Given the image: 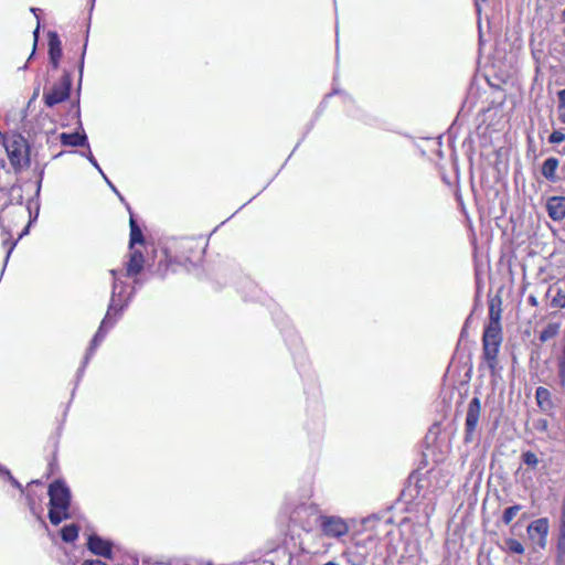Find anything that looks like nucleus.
Masks as SVG:
<instances>
[{
	"label": "nucleus",
	"mask_w": 565,
	"mask_h": 565,
	"mask_svg": "<svg viewBox=\"0 0 565 565\" xmlns=\"http://www.w3.org/2000/svg\"><path fill=\"white\" fill-rule=\"evenodd\" d=\"M39 32H40V25L38 24L36 29L34 30L33 32V36H34V46H33V51L31 53V55L29 56V60L28 62L34 56L35 54V49H36V43H38V39H39Z\"/></svg>",
	"instance_id": "30"
},
{
	"label": "nucleus",
	"mask_w": 565,
	"mask_h": 565,
	"mask_svg": "<svg viewBox=\"0 0 565 565\" xmlns=\"http://www.w3.org/2000/svg\"><path fill=\"white\" fill-rule=\"evenodd\" d=\"M553 306L558 308L565 307V294L558 292L552 300Z\"/></svg>",
	"instance_id": "27"
},
{
	"label": "nucleus",
	"mask_w": 565,
	"mask_h": 565,
	"mask_svg": "<svg viewBox=\"0 0 565 565\" xmlns=\"http://www.w3.org/2000/svg\"><path fill=\"white\" fill-rule=\"evenodd\" d=\"M480 411H481V402L478 397H473L468 405V411H467V415H466V424H465V426H466L465 440L466 441L472 440V434L475 433V430L478 426Z\"/></svg>",
	"instance_id": "9"
},
{
	"label": "nucleus",
	"mask_w": 565,
	"mask_h": 565,
	"mask_svg": "<svg viewBox=\"0 0 565 565\" xmlns=\"http://www.w3.org/2000/svg\"><path fill=\"white\" fill-rule=\"evenodd\" d=\"M31 11L38 17L36 12L40 11V9L32 8Z\"/></svg>",
	"instance_id": "36"
},
{
	"label": "nucleus",
	"mask_w": 565,
	"mask_h": 565,
	"mask_svg": "<svg viewBox=\"0 0 565 565\" xmlns=\"http://www.w3.org/2000/svg\"><path fill=\"white\" fill-rule=\"evenodd\" d=\"M110 274L113 275V290H111V298H110V302L108 306V310H107V313L104 317L97 332L95 333L94 338L90 341L89 348L84 358L83 367L79 370L81 372H83V369L88 363V361L92 358V355L94 354L95 350L100 344V342L105 339L107 331L110 328H113V326L115 324V320H111V318H110L111 313L114 311H122L124 308L128 305V300H127L122 305H120L119 308H117V306H118L117 301L120 300V298H121V292H122L124 286H121L120 290L118 291V287H119L118 279H117L118 270L111 269Z\"/></svg>",
	"instance_id": "1"
},
{
	"label": "nucleus",
	"mask_w": 565,
	"mask_h": 565,
	"mask_svg": "<svg viewBox=\"0 0 565 565\" xmlns=\"http://www.w3.org/2000/svg\"><path fill=\"white\" fill-rule=\"evenodd\" d=\"M3 145L11 166L18 172L30 164V148L26 139L20 134L4 137Z\"/></svg>",
	"instance_id": "3"
},
{
	"label": "nucleus",
	"mask_w": 565,
	"mask_h": 565,
	"mask_svg": "<svg viewBox=\"0 0 565 565\" xmlns=\"http://www.w3.org/2000/svg\"><path fill=\"white\" fill-rule=\"evenodd\" d=\"M557 563L565 565V534H559L557 542Z\"/></svg>",
	"instance_id": "23"
},
{
	"label": "nucleus",
	"mask_w": 565,
	"mask_h": 565,
	"mask_svg": "<svg viewBox=\"0 0 565 565\" xmlns=\"http://www.w3.org/2000/svg\"><path fill=\"white\" fill-rule=\"evenodd\" d=\"M505 550L512 554H523L524 547L521 542L515 539L509 537L504 540Z\"/></svg>",
	"instance_id": "21"
},
{
	"label": "nucleus",
	"mask_w": 565,
	"mask_h": 565,
	"mask_svg": "<svg viewBox=\"0 0 565 565\" xmlns=\"http://www.w3.org/2000/svg\"><path fill=\"white\" fill-rule=\"evenodd\" d=\"M324 565H338V564H335V563H333V562H328V563H327V564H324Z\"/></svg>",
	"instance_id": "37"
},
{
	"label": "nucleus",
	"mask_w": 565,
	"mask_h": 565,
	"mask_svg": "<svg viewBox=\"0 0 565 565\" xmlns=\"http://www.w3.org/2000/svg\"><path fill=\"white\" fill-rule=\"evenodd\" d=\"M128 210H130L129 206H128ZM129 213H130V220H129V225H130L129 248L132 249L136 244H143L145 238H143L141 228L139 227V225L137 224L136 220L134 218V215H132L131 211H129Z\"/></svg>",
	"instance_id": "15"
},
{
	"label": "nucleus",
	"mask_w": 565,
	"mask_h": 565,
	"mask_svg": "<svg viewBox=\"0 0 565 565\" xmlns=\"http://www.w3.org/2000/svg\"><path fill=\"white\" fill-rule=\"evenodd\" d=\"M28 67V62L23 65V67H21V70H26Z\"/></svg>",
	"instance_id": "38"
},
{
	"label": "nucleus",
	"mask_w": 565,
	"mask_h": 565,
	"mask_svg": "<svg viewBox=\"0 0 565 565\" xmlns=\"http://www.w3.org/2000/svg\"><path fill=\"white\" fill-rule=\"evenodd\" d=\"M103 177L106 180V182L108 183V185L111 188V190L119 196V199L121 201H124V198L119 194V192L117 191L116 186L107 179V177L105 174Z\"/></svg>",
	"instance_id": "33"
},
{
	"label": "nucleus",
	"mask_w": 565,
	"mask_h": 565,
	"mask_svg": "<svg viewBox=\"0 0 565 565\" xmlns=\"http://www.w3.org/2000/svg\"><path fill=\"white\" fill-rule=\"evenodd\" d=\"M380 519L376 515H369L363 518L360 522L359 529L355 526V547H374L376 541V526Z\"/></svg>",
	"instance_id": "5"
},
{
	"label": "nucleus",
	"mask_w": 565,
	"mask_h": 565,
	"mask_svg": "<svg viewBox=\"0 0 565 565\" xmlns=\"http://www.w3.org/2000/svg\"><path fill=\"white\" fill-rule=\"evenodd\" d=\"M78 526L76 524L65 525L61 530L62 540L66 543L74 542L78 536Z\"/></svg>",
	"instance_id": "18"
},
{
	"label": "nucleus",
	"mask_w": 565,
	"mask_h": 565,
	"mask_svg": "<svg viewBox=\"0 0 565 565\" xmlns=\"http://www.w3.org/2000/svg\"><path fill=\"white\" fill-rule=\"evenodd\" d=\"M535 397L539 406L542 408L551 404V393L545 387H537L535 392Z\"/></svg>",
	"instance_id": "20"
},
{
	"label": "nucleus",
	"mask_w": 565,
	"mask_h": 565,
	"mask_svg": "<svg viewBox=\"0 0 565 565\" xmlns=\"http://www.w3.org/2000/svg\"><path fill=\"white\" fill-rule=\"evenodd\" d=\"M558 118L565 124V88L558 92Z\"/></svg>",
	"instance_id": "24"
},
{
	"label": "nucleus",
	"mask_w": 565,
	"mask_h": 565,
	"mask_svg": "<svg viewBox=\"0 0 565 565\" xmlns=\"http://www.w3.org/2000/svg\"><path fill=\"white\" fill-rule=\"evenodd\" d=\"M85 52H86V43L83 46V52H82L81 58H79V67H78L79 68V82L82 81L83 71H84Z\"/></svg>",
	"instance_id": "29"
},
{
	"label": "nucleus",
	"mask_w": 565,
	"mask_h": 565,
	"mask_svg": "<svg viewBox=\"0 0 565 565\" xmlns=\"http://www.w3.org/2000/svg\"><path fill=\"white\" fill-rule=\"evenodd\" d=\"M38 93H39V88L35 89L34 97L38 95Z\"/></svg>",
	"instance_id": "39"
},
{
	"label": "nucleus",
	"mask_w": 565,
	"mask_h": 565,
	"mask_svg": "<svg viewBox=\"0 0 565 565\" xmlns=\"http://www.w3.org/2000/svg\"><path fill=\"white\" fill-rule=\"evenodd\" d=\"M558 164H559V162L556 158H554V157L547 158L543 162L542 169H541L543 177L551 182H555L556 181V170L558 168Z\"/></svg>",
	"instance_id": "16"
},
{
	"label": "nucleus",
	"mask_w": 565,
	"mask_h": 565,
	"mask_svg": "<svg viewBox=\"0 0 565 565\" xmlns=\"http://www.w3.org/2000/svg\"><path fill=\"white\" fill-rule=\"evenodd\" d=\"M565 140V134L562 132L561 130H554L550 137H548V142L550 143H561Z\"/></svg>",
	"instance_id": "26"
},
{
	"label": "nucleus",
	"mask_w": 565,
	"mask_h": 565,
	"mask_svg": "<svg viewBox=\"0 0 565 565\" xmlns=\"http://www.w3.org/2000/svg\"><path fill=\"white\" fill-rule=\"evenodd\" d=\"M529 537L540 547L545 548L547 544L548 521L541 518L531 522L527 526Z\"/></svg>",
	"instance_id": "7"
},
{
	"label": "nucleus",
	"mask_w": 565,
	"mask_h": 565,
	"mask_svg": "<svg viewBox=\"0 0 565 565\" xmlns=\"http://www.w3.org/2000/svg\"><path fill=\"white\" fill-rule=\"evenodd\" d=\"M546 209L553 221H561L565 217V196H552L547 200Z\"/></svg>",
	"instance_id": "13"
},
{
	"label": "nucleus",
	"mask_w": 565,
	"mask_h": 565,
	"mask_svg": "<svg viewBox=\"0 0 565 565\" xmlns=\"http://www.w3.org/2000/svg\"><path fill=\"white\" fill-rule=\"evenodd\" d=\"M0 476L4 479H8L9 476H12V475L6 467L0 465Z\"/></svg>",
	"instance_id": "32"
},
{
	"label": "nucleus",
	"mask_w": 565,
	"mask_h": 565,
	"mask_svg": "<svg viewBox=\"0 0 565 565\" xmlns=\"http://www.w3.org/2000/svg\"><path fill=\"white\" fill-rule=\"evenodd\" d=\"M14 245H15V243H13V244L11 245V247L9 248V250H8V253H7V256H6V262H8L9 256H10V254H11V252H12V249H13Z\"/></svg>",
	"instance_id": "34"
},
{
	"label": "nucleus",
	"mask_w": 565,
	"mask_h": 565,
	"mask_svg": "<svg viewBox=\"0 0 565 565\" xmlns=\"http://www.w3.org/2000/svg\"><path fill=\"white\" fill-rule=\"evenodd\" d=\"M476 8H477V11L480 12V4H479L478 0H476Z\"/></svg>",
	"instance_id": "35"
},
{
	"label": "nucleus",
	"mask_w": 565,
	"mask_h": 565,
	"mask_svg": "<svg viewBox=\"0 0 565 565\" xmlns=\"http://www.w3.org/2000/svg\"><path fill=\"white\" fill-rule=\"evenodd\" d=\"M62 56V43L56 32H49V58L53 70H57Z\"/></svg>",
	"instance_id": "11"
},
{
	"label": "nucleus",
	"mask_w": 565,
	"mask_h": 565,
	"mask_svg": "<svg viewBox=\"0 0 565 565\" xmlns=\"http://www.w3.org/2000/svg\"><path fill=\"white\" fill-rule=\"evenodd\" d=\"M521 509L522 507L520 504L507 508L502 514V522L505 525L510 524L516 514L521 511Z\"/></svg>",
	"instance_id": "22"
},
{
	"label": "nucleus",
	"mask_w": 565,
	"mask_h": 565,
	"mask_svg": "<svg viewBox=\"0 0 565 565\" xmlns=\"http://www.w3.org/2000/svg\"><path fill=\"white\" fill-rule=\"evenodd\" d=\"M86 158L87 160L102 173V175H104V172L103 170L100 169L97 160L95 159V157L93 156V153L90 152V150H88V153L86 154Z\"/></svg>",
	"instance_id": "28"
},
{
	"label": "nucleus",
	"mask_w": 565,
	"mask_h": 565,
	"mask_svg": "<svg viewBox=\"0 0 565 565\" xmlns=\"http://www.w3.org/2000/svg\"><path fill=\"white\" fill-rule=\"evenodd\" d=\"M72 88V76L71 72L64 71L58 83H55L53 87L44 94V103L47 107H53L70 97Z\"/></svg>",
	"instance_id": "6"
},
{
	"label": "nucleus",
	"mask_w": 565,
	"mask_h": 565,
	"mask_svg": "<svg viewBox=\"0 0 565 565\" xmlns=\"http://www.w3.org/2000/svg\"><path fill=\"white\" fill-rule=\"evenodd\" d=\"M87 547L95 555L107 559L113 558V543L110 541L104 540L97 534H90L88 536Z\"/></svg>",
	"instance_id": "10"
},
{
	"label": "nucleus",
	"mask_w": 565,
	"mask_h": 565,
	"mask_svg": "<svg viewBox=\"0 0 565 565\" xmlns=\"http://www.w3.org/2000/svg\"><path fill=\"white\" fill-rule=\"evenodd\" d=\"M562 373H565V366L562 365Z\"/></svg>",
	"instance_id": "40"
},
{
	"label": "nucleus",
	"mask_w": 565,
	"mask_h": 565,
	"mask_svg": "<svg viewBox=\"0 0 565 565\" xmlns=\"http://www.w3.org/2000/svg\"><path fill=\"white\" fill-rule=\"evenodd\" d=\"M320 520L322 532L329 537H340L349 531L345 521L339 516H320Z\"/></svg>",
	"instance_id": "8"
},
{
	"label": "nucleus",
	"mask_w": 565,
	"mask_h": 565,
	"mask_svg": "<svg viewBox=\"0 0 565 565\" xmlns=\"http://www.w3.org/2000/svg\"><path fill=\"white\" fill-rule=\"evenodd\" d=\"M523 462L530 467H535L539 463L536 455L532 451H526L522 455Z\"/></svg>",
	"instance_id": "25"
},
{
	"label": "nucleus",
	"mask_w": 565,
	"mask_h": 565,
	"mask_svg": "<svg viewBox=\"0 0 565 565\" xmlns=\"http://www.w3.org/2000/svg\"><path fill=\"white\" fill-rule=\"evenodd\" d=\"M501 300L497 299V302L494 299L490 301L489 305V322L488 324L491 326H501Z\"/></svg>",
	"instance_id": "17"
},
{
	"label": "nucleus",
	"mask_w": 565,
	"mask_h": 565,
	"mask_svg": "<svg viewBox=\"0 0 565 565\" xmlns=\"http://www.w3.org/2000/svg\"><path fill=\"white\" fill-rule=\"evenodd\" d=\"M559 331V324L548 323L540 333V340L546 342L557 335Z\"/></svg>",
	"instance_id": "19"
},
{
	"label": "nucleus",
	"mask_w": 565,
	"mask_h": 565,
	"mask_svg": "<svg viewBox=\"0 0 565 565\" xmlns=\"http://www.w3.org/2000/svg\"><path fill=\"white\" fill-rule=\"evenodd\" d=\"M145 257L139 249H131L129 260L126 265V276L135 277L143 269Z\"/></svg>",
	"instance_id": "12"
},
{
	"label": "nucleus",
	"mask_w": 565,
	"mask_h": 565,
	"mask_svg": "<svg viewBox=\"0 0 565 565\" xmlns=\"http://www.w3.org/2000/svg\"><path fill=\"white\" fill-rule=\"evenodd\" d=\"M51 509L49 519L52 524L58 525L63 520L70 519L71 491L63 480H56L49 487Z\"/></svg>",
	"instance_id": "2"
},
{
	"label": "nucleus",
	"mask_w": 565,
	"mask_h": 565,
	"mask_svg": "<svg viewBox=\"0 0 565 565\" xmlns=\"http://www.w3.org/2000/svg\"><path fill=\"white\" fill-rule=\"evenodd\" d=\"M502 342L501 326L487 324L482 337L483 358L486 364L492 374L495 373L498 365V353Z\"/></svg>",
	"instance_id": "4"
},
{
	"label": "nucleus",
	"mask_w": 565,
	"mask_h": 565,
	"mask_svg": "<svg viewBox=\"0 0 565 565\" xmlns=\"http://www.w3.org/2000/svg\"><path fill=\"white\" fill-rule=\"evenodd\" d=\"M14 488L19 489L21 492L24 491L22 484L13 477V476H9V478L7 479Z\"/></svg>",
	"instance_id": "31"
},
{
	"label": "nucleus",
	"mask_w": 565,
	"mask_h": 565,
	"mask_svg": "<svg viewBox=\"0 0 565 565\" xmlns=\"http://www.w3.org/2000/svg\"><path fill=\"white\" fill-rule=\"evenodd\" d=\"M60 141L65 147H87L89 149L87 136L84 131L72 134L62 132L60 135Z\"/></svg>",
	"instance_id": "14"
}]
</instances>
